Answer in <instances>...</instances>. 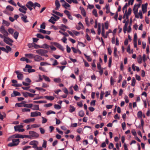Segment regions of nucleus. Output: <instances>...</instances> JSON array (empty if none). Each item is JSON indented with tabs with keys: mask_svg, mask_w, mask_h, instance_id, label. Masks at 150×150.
I'll use <instances>...</instances> for the list:
<instances>
[{
	"mask_svg": "<svg viewBox=\"0 0 150 150\" xmlns=\"http://www.w3.org/2000/svg\"><path fill=\"white\" fill-rule=\"evenodd\" d=\"M12 142L9 143L8 146H9L12 147L17 146L19 142V139H12Z\"/></svg>",
	"mask_w": 150,
	"mask_h": 150,
	"instance_id": "f257e3e1",
	"label": "nucleus"
},
{
	"mask_svg": "<svg viewBox=\"0 0 150 150\" xmlns=\"http://www.w3.org/2000/svg\"><path fill=\"white\" fill-rule=\"evenodd\" d=\"M4 41L6 44L10 45L12 46L13 45L12 43L13 42V41L7 36L4 39Z\"/></svg>",
	"mask_w": 150,
	"mask_h": 150,
	"instance_id": "f03ea898",
	"label": "nucleus"
},
{
	"mask_svg": "<svg viewBox=\"0 0 150 150\" xmlns=\"http://www.w3.org/2000/svg\"><path fill=\"white\" fill-rule=\"evenodd\" d=\"M36 53L38 54H40L41 56H42L44 55V54L47 53L48 51L45 50L43 49H38L36 50Z\"/></svg>",
	"mask_w": 150,
	"mask_h": 150,
	"instance_id": "7ed1b4c3",
	"label": "nucleus"
},
{
	"mask_svg": "<svg viewBox=\"0 0 150 150\" xmlns=\"http://www.w3.org/2000/svg\"><path fill=\"white\" fill-rule=\"evenodd\" d=\"M38 142L36 140H33L31 141L29 143V144L33 146V147L34 149H36L38 146Z\"/></svg>",
	"mask_w": 150,
	"mask_h": 150,
	"instance_id": "20e7f679",
	"label": "nucleus"
},
{
	"mask_svg": "<svg viewBox=\"0 0 150 150\" xmlns=\"http://www.w3.org/2000/svg\"><path fill=\"white\" fill-rule=\"evenodd\" d=\"M136 4H135L133 8V11L134 13L135 17L137 18H139V16L138 14V9L136 7Z\"/></svg>",
	"mask_w": 150,
	"mask_h": 150,
	"instance_id": "39448f33",
	"label": "nucleus"
},
{
	"mask_svg": "<svg viewBox=\"0 0 150 150\" xmlns=\"http://www.w3.org/2000/svg\"><path fill=\"white\" fill-rule=\"evenodd\" d=\"M0 32L5 36H8V32L5 30L3 26H1L0 28Z\"/></svg>",
	"mask_w": 150,
	"mask_h": 150,
	"instance_id": "423d86ee",
	"label": "nucleus"
},
{
	"mask_svg": "<svg viewBox=\"0 0 150 150\" xmlns=\"http://www.w3.org/2000/svg\"><path fill=\"white\" fill-rule=\"evenodd\" d=\"M33 58L34 60L36 62H40L44 60V59L41 56L38 55H34Z\"/></svg>",
	"mask_w": 150,
	"mask_h": 150,
	"instance_id": "0eeeda50",
	"label": "nucleus"
},
{
	"mask_svg": "<svg viewBox=\"0 0 150 150\" xmlns=\"http://www.w3.org/2000/svg\"><path fill=\"white\" fill-rule=\"evenodd\" d=\"M41 115V112L38 111L31 112L30 113L31 117H35L38 116H40Z\"/></svg>",
	"mask_w": 150,
	"mask_h": 150,
	"instance_id": "6e6552de",
	"label": "nucleus"
},
{
	"mask_svg": "<svg viewBox=\"0 0 150 150\" xmlns=\"http://www.w3.org/2000/svg\"><path fill=\"white\" fill-rule=\"evenodd\" d=\"M29 134L31 135V137L38 138L39 136V135L38 133L33 131H29Z\"/></svg>",
	"mask_w": 150,
	"mask_h": 150,
	"instance_id": "1a4fd4ad",
	"label": "nucleus"
},
{
	"mask_svg": "<svg viewBox=\"0 0 150 150\" xmlns=\"http://www.w3.org/2000/svg\"><path fill=\"white\" fill-rule=\"evenodd\" d=\"M35 120L34 118H28L23 120V122L26 124L30 123L31 122H33Z\"/></svg>",
	"mask_w": 150,
	"mask_h": 150,
	"instance_id": "9d476101",
	"label": "nucleus"
},
{
	"mask_svg": "<svg viewBox=\"0 0 150 150\" xmlns=\"http://www.w3.org/2000/svg\"><path fill=\"white\" fill-rule=\"evenodd\" d=\"M15 73L17 74V77L19 80H22L23 78V75L21 73L19 72L18 71H16Z\"/></svg>",
	"mask_w": 150,
	"mask_h": 150,
	"instance_id": "9b49d317",
	"label": "nucleus"
},
{
	"mask_svg": "<svg viewBox=\"0 0 150 150\" xmlns=\"http://www.w3.org/2000/svg\"><path fill=\"white\" fill-rule=\"evenodd\" d=\"M147 3H146L144 4H142V10L143 13H144L147 12Z\"/></svg>",
	"mask_w": 150,
	"mask_h": 150,
	"instance_id": "f8f14e48",
	"label": "nucleus"
},
{
	"mask_svg": "<svg viewBox=\"0 0 150 150\" xmlns=\"http://www.w3.org/2000/svg\"><path fill=\"white\" fill-rule=\"evenodd\" d=\"M55 5L56 6L55 8V10H58L60 6V4L59 1L58 0H56L55 2Z\"/></svg>",
	"mask_w": 150,
	"mask_h": 150,
	"instance_id": "ddd939ff",
	"label": "nucleus"
},
{
	"mask_svg": "<svg viewBox=\"0 0 150 150\" xmlns=\"http://www.w3.org/2000/svg\"><path fill=\"white\" fill-rule=\"evenodd\" d=\"M132 11V9L129 8H128V11L127 13H125L124 16H123V18H124V16L125 15H126V18L127 19H128L129 17V16L130 15Z\"/></svg>",
	"mask_w": 150,
	"mask_h": 150,
	"instance_id": "4468645a",
	"label": "nucleus"
},
{
	"mask_svg": "<svg viewBox=\"0 0 150 150\" xmlns=\"http://www.w3.org/2000/svg\"><path fill=\"white\" fill-rule=\"evenodd\" d=\"M37 46L38 47H39L46 49H48L50 48V46L46 43L43 44L41 47L38 45H37Z\"/></svg>",
	"mask_w": 150,
	"mask_h": 150,
	"instance_id": "2eb2a0df",
	"label": "nucleus"
},
{
	"mask_svg": "<svg viewBox=\"0 0 150 150\" xmlns=\"http://www.w3.org/2000/svg\"><path fill=\"white\" fill-rule=\"evenodd\" d=\"M80 9L81 11V14L83 16H86V12L84 9L82 7H80Z\"/></svg>",
	"mask_w": 150,
	"mask_h": 150,
	"instance_id": "dca6fc26",
	"label": "nucleus"
},
{
	"mask_svg": "<svg viewBox=\"0 0 150 150\" xmlns=\"http://www.w3.org/2000/svg\"><path fill=\"white\" fill-rule=\"evenodd\" d=\"M53 44L56 45L57 47L59 48L61 50H62V51L64 50V48L60 44H58L57 42H54Z\"/></svg>",
	"mask_w": 150,
	"mask_h": 150,
	"instance_id": "f3484780",
	"label": "nucleus"
},
{
	"mask_svg": "<svg viewBox=\"0 0 150 150\" xmlns=\"http://www.w3.org/2000/svg\"><path fill=\"white\" fill-rule=\"evenodd\" d=\"M20 95L21 94L19 92L15 91H13V94H12L11 95V96L12 97L20 96Z\"/></svg>",
	"mask_w": 150,
	"mask_h": 150,
	"instance_id": "a211bd4d",
	"label": "nucleus"
},
{
	"mask_svg": "<svg viewBox=\"0 0 150 150\" xmlns=\"http://www.w3.org/2000/svg\"><path fill=\"white\" fill-rule=\"evenodd\" d=\"M44 98L47 100H52L54 99V97L53 96H47L44 97Z\"/></svg>",
	"mask_w": 150,
	"mask_h": 150,
	"instance_id": "6ab92c4d",
	"label": "nucleus"
},
{
	"mask_svg": "<svg viewBox=\"0 0 150 150\" xmlns=\"http://www.w3.org/2000/svg\"><path fill=\"white\" fill-rule=\"evenodd\" d=\"M33 110H39V108L38 105H33L31 108Z\"/></svg>",
	"mask_w": 150,
	"mask_h": 150,
	"instance_id": "aec40b11",
	"label": "nucleus"
},
{
	"mask_svg": "<svg viewBox=\"0 0 150 150\" xmlns=\"http://www.w3.org/2000/svg\"><path fill=\"white\" fill-rule=\"evenodd\" d=\"M22 16L21 17V19L25 23H27L28 22V21L27 20V16L23 14L22 15Z\"/></svg>",
	"mask_w": 150,
	"mask_h": 150,
	"instance_id": "412c9836",
	"label": "nucleus"
},
{
	"mask_svg": "<svg viewBox=\"0 0 150 150\" xmlns=\"http://www.w3.org/2000/svg\"><path fill=\"white\" fill-rule=\"evenodd\" d=\"M16 126H15L14 127V130L15 131H18L20 132H23L24 131V129L23 128H20L16 127Z\"/></svg>",
	"mask_w": 150,
	"mask_h": 150,
	"instance_id": "4be33fe9",
	"label": "nucleus"
},
{
	"mask_svg": "<svg viewBox=\"0 0 150 150\" xmlns=\"http://www.w3.org/2000/svg\"><path fill=\"white\" fill-rule=\"evenodd\" d=\"M34 55V54H26L25 55V57L30 59L33 58Z\"/></svg>",
	"mask_w": 150,
	"mask_h": 150,
	"instance_id": "5701e85b",
	"label": "nucleus"
},
{
	"mask_svg": "<svg viewBox=\"0 0 150 150\" xmlns=\"http://www.w3.org/2000/svg\"><path fill=\"white\" fill-rule=\"evenodd\" d=\"M79 26L76 28V29L78 30H80L81 29L84 28V26L81 22L80 21L78 23Z\"/></svg>",
	"mask_w": 150,
	"mask_h": 150,
	"instance_id": "b1692460",
	"label": "nucleus"
},
{
	"mask_svg": "<svg viewBox=\"0 0 150 150\" xmlns=\"http://www.w3.org/2000/svg\"><path fill=\"white\" fill-rule=\"evenodd\" d=\"M56 21V19L54 17H52L50 18V19L49 20V21L51 23L53 24L55 23V21Z\"/></svg>",
	"mask_w": 150,
	"mask_h": 150,
	"instance_id": "393cba45",
	"label": "nucleus"
},
{
	"mask_svg": "<svg viewBox=\"0 0 150 150\" xmlns=\"http://www.w3.org/2000/svg\"><path fill=\"white\" fill-rule=\"evenodd\" d=\"M135 67L136 68V69H135V66L134 64H133L132 65V68L133 70V71H135L136 70L137 71H139L140 70L139 68V67L136 66Z\"/></svg>",
	"mask_w": 150,
	"mask_h": 150,
	"instance_id": "a878e982",
	"label": "nucleus"
},
{
	"mask_svg": "<svg viewBox=\"0 0 150 150\" xmlns=\"http://www.w3.org/2000/svg\"><path fill=\"white\" fill-rule=\"evenodd\" d=\"M102 35L105 38H107V36L105 35V29L104 27H103L102 28Z\"/></svg>",
	"mask_w": 150,
	"mask_h": 150,
	"instance_id": "bb28decb",
	"label": "nucleus"
},
{
	"mask_svg": "<svg viewBox=\"0 0 150 150\" xmlns=\"http://www.w3.org/2000/svg\"><path fill=\"white\" fill-rule=\"evenodd\" d=\"M26 7H33L34 6V4L31 1H29L25 5Z\"/></svg>",
	"mask_w": 150,
	"mask_h": 150,
	"instance_id": "cd10ccee",
	"label": "nucleus"
},
{
	"mask_svg": "<svg viewBox=\"0 0 150 150\" xmlns=\"http://www.w3.org/2000/svg\"><path fill=\"white\" fill-rule=\"evenodd\" d=\"M33 106V104L31 103L25 104L23 105V107L27 108H31Z\"/></svg>",
	"mask_w": 150,
	"mask_h": 150,
	"instance_id": "c85d7f7f",
	"label": "nucleus"
},
{
	"mask_svg": "<svg viewBox=\"0 0 150 150\" xmlns=\"http://www.w3.org/2000/svg\"><path fill=\"white\" fill-rule=\"evenodd\" d=\"M69 108V112L71 113L74 112L75 110V108L71 105H70Z\"/></svg>",
	"mask_w": 150,
	"mask_h": 150,
	"instance_id": "c756f323",
	"label": "nucleus"
},
{
	"mask_svg": "<svg viewBox=\"0 0 150 150\" xmlns=\"http://www.w3.org/2000/svg\"><path fill=\"white\" fill-rule=\"evenodd\" d=\"M6 8L7 10L10 11H12L13 10V7L9 5L7 6L6 7Z\"/></svg>",
	"mask_w": 150,
	"mask_h": 150,
	"instance_id": "7c9ffc66",
	"label": "nucleus"
},
{
	"mask_svg": "<svg viewBox=\"0 0 150 150\" xmlns=\"http://www.w3.org/2000/svg\"><path fill=\"white\" fill-rule=\"evenodd\" d=\"M3 24L7 26H8L10 25L9 23L6 20H3Z\"/></svg>",
	"mask_w": 150,
	"mask_h": 150,
	"instance_id": "2f4dec72",
	"label": "nucleus"
},
{
	"mask_svg": "<svg viewBox=\"0 0 150 150\" xmlns=\"http://www.w3.org/2000/svg\"><path fill=\"white\" fill-rule=\"evenodd\" d=\"M137 59L138 62L139 63L141 64L142 63V56L141 55H139L137 57Z\"/></svg>",
	"mask_w": 150,
	"mask_h": 150,
	"instance_id": "473e14b6",
	"label": "nucleus"
},
{
	"mask_svg": "<svg viewBox=\"0 0 150 150\" xmlns=\"http://www.w3.org/2000/svg\"><path fill=\"white\" fill-rule=\"evenodd\" d=\"M42 77H43V78L45 79V81L49 82H50V80L48 77L45 75H43Z\"/></svg>",
	"mask_w": 150,
	"mask_h": 150,
	"instance_id": "72a5a7b5",
	"label": "nucleus"
},
{
	"mask_svg": "<svg viewBox=\"0 0 150 150\" xmlns=\"http://www.w3.org/2000/svg\"><path fill=\"white\" fill-rule=\"evenodd\" d=\"M52 12L57 15L59 16H63V14H62L61 13L59 12L55 11V10H53Z\"/></svg>",
	"mask_w": 150,
	"mask_h": 150,
	"instance_id": "f704fd0d",
	"label": "nucleus"
},
{
	"mask_svg": "<svg viewBox=\"0 0 150 150\" xmlns=\"http://www.w3.org/2000/svg\"><path fill=\"white\" fill-rule=\"evenodd\" d=\"M6 53H8L9 52H10L11 50V48L8 46H6Z\"/></svg>",
	"mask_w": 150,
	"mask_h": 150,
	"instance_id": "c9c22d12",
	"label": "nucleus"
},
{
	"mask_svg": "<svg viewBox=\"0 0 150 150\" xmlns=\"http://www.w3.org/2000/svg\"><path fill=\"white\" fill-rule=\"evenodd\" d=\"M15 138H24V135H20L19 134H17L15 135Z\"/></svg>",
	"mask_w": 150,
	"mask_h": 150,
	"instance_id": "e433bc0d",
	"label": "nucleus"
},
{
	"mask_svg": "<svg viewBox=\"0 0 150 150\" xmlns=\"http://www.w3.org/2000/svg\"><path fill=\"white\" fill-rule=\"evenodd\" d=\"M24 103H26L25 101H23L22 103H16V106L18 107H23V104Z\"/></svg>",
	"mask_w": 150,
	"mask_h": 150,
	"instance_id": "4c0bfd02",
	"label": "nucleus"
},
{
	"mask_svg": "<svg viewBox=\"0 0 150 150\" xmlns=\"http://www.w3.org/2000/svg\"><path fill=\"white\" fill-rule=\"evenodd\" d=\"M62 6L66 8H67V7H69L70 6L69 4L66 2L64 4H63Z\"/></svg>",
	"mask_w": 150,
	"mask_h": 150,
	"instance_id": "58836bf2",
	"label": "nucleus"
},
{
	"mask_svg": "<svg viewBox=\"0 0 150 150\" xmlns=\"http://www.w3.org/2000/svg\"><path fill=\"white\" fill-rule=\"evenodd\" d=\"M128 6V4L127 3H126L122 8V10L123 12L125 11V12L127 11V7Z\"/></svg>",
	"mask_w": 150,
	"mask_h": 150,
	"instance_id": "ea45409f",
	"label": "nucleus"
},
{
	"mask_svg": "<svg viewBox=\"0 0 150 150\" xmlns=\"http://www.w3.org/2000/svg\"><path fill=\"white\" fill-rule=\"evenodd\" d=\"M19 33L17 31L15 32L13 36L14 38L16 39H17L18 38V36Z\"/></svg>",
	"mask_w": 150,
	"mask_h": 150,
	"instance_id": "a19ab883",
	"label": "nucleus"
},
{
	"mask_svg": "<svg viewBox=\"0 0 150 150\" xmlns=\"http://www.w3.org/2000/svg\"><path fill=\"white\" fill-rule=\"evenodd\" d=\"M20 60L23 61H25L27 63L29 62V60L27 58L25 57H23L20 59Z\"/></svg>",
	"mask_w": 150,
	"mask_h": 150,
	"instance_id": "79ce46f5",
	"label": "nucleus"
},
{
	"mask_svg": "<svg viewBox=\"0 0 150 150\" xmlns=\"http://www.w3.org/2000/svg\"><path fill=\"white\" fill-rule=\"evenodd\" d=\"M84 113L83 110H81L79 112V115L81 117H83L84 116Z\"/></svg>",
	"mask_w": 150,
	"mask_h": 150,
	"instance_id": "37998d69",
	"label": "nucleus"
},
{
	"mask_svg": "<svg viewBox=\"0 0 150 150\" xmlns=\"http://www.w3.org/2000/svg\"><path fill=\"white\" fill-rule=\"evenodd\" d=\"M8 2L11 4L14 5L15 6H16V4L15 3L13 0H9L8 1Z\"/></svg>",
	"mask_w": 150,
	"mask_h": 150,
	"instance_id": "c03bdc74",
	"label": "nucleus"
},
{
	"mask_svg": "<svg viewBox=\"0 0 150 150\" xmlns=\"http://www.w3.org/2000/svg\"><path fill=\"white\" fill-rule=\"evenodd\" d=\"M53 80L55 82L57 83H59L61 81V79L59 78H54Z\"/></svg>",
	"mask_w": 150,
	"mask_h": 150,
	"instance_id": "a18cd8bd",
	"label": "nucleus"
},
{
	"mask_svg": "<svg viewBox=\"0 0 150 150\" xmlns=\"http://www.w3.org/2000/svg\"><path fill=\"white\" fill-rule=\"evenodd\" d=\"M84 55L85 56V57L86 58L87 60L89 62H91L92 60V59L89 56H87L86 54H84Z\"/></svg>",
	"mask_w": 150,
	"mask_h": 150,
	"instance_id": "49530a36",
	"label": "nucleus"
},
{
	"mask_svg": "<svg viewBox=\"0 0 150 150\" xmlns=\"http://www.w3.org/2000/svg\"><path fill=\"white\" fill-rule=\"evenodd\" d=\"M138 16H139V17L141 19H142L143 18L141 10L139 11V13H138Z\"/></svg>",
	"mask_w": 150,
	"mask_h": 150,
	"instance_id": "de8ad7c7",
	"label": "nucleus"
},
{
	"mask_svg": "<svg viewBox=\"0 0 150 150\" xmlns=\"http://www.w3.org/2000/svg\"><path fill=\"white\" fill-rule=\"evenodd\" d=\"M54 108L56 109L59 110L61 109V107L59 105L55 104L54 105Z\"/></svg>",
	"mask_w": 150,
	"mask_h": 150,
	"instance_id": "09e8293b",
	"label": "nucleus"
},
{
	"mask_svg": "<svg viewBox=\"0 0 150 150\" xmlns=\"http://www.w3.org/2000/svg\"><path fill=\"white\" fill-rule=\"evenodd\" d=\"M142 59L144 63H145L147 60V58L146 57V55L145 54H144L143 55Z\"/></svg>",
	"mask_w": 150,
	"mask_h": 150,
	"instance_id": "8fccbe9b",
	"label": "nucleus"
},
{
	"mask_svg": "<svg viewBox=\"0 0 150 150\" xmlns=\"http://www.w3.org/2000/svg\"><path fill=\"white\" fill-rule=\"evenodd\" d=\"M92 13L96 17L98 16V14L96 9H94Z\"/></svg>",
	"mask_w": 150,
	"mask_h": 150,
	"instance_id": "3c124183",
	"label": "nucleus"
},
{
	"mask_svg": "<svg viewBox=\"0 0 150 150\" xmlns=\"http://www.w3.org/2000/svg\"><path fill=\"white\" fill-rule=\"evenodd\" d=\"M47 146V141L46 140H44L43 142L42 145V147L45 148Z\"/></svg>",
	"mask_w": 150,
	"mask_h": 150,
	"instance_id": "603ef678",
	"label": "nucleus"
},
{
	"mask_svg": "<svg viewBox=\"0 0 150 150\" xmlns=\"http://www.w3.org/2000/svg\"><path fill=\"white\" fill-rule=\"evenodd\" d=\"M55 114V112H54V111H52V110L48 111L47 112V115H50V114Z\"/></svg>",
	"mask_w": 150,
	"mask_h": 150,
	"instance_id": "864d4df0",
	"label": "nucleus"
},
{
	"mask_svg": "<svg viewBox=\"0 0 150 150\" xmlns=\"http://www.w3.org/2000/svg\"><path fill=\"white\" fill-rule=\"evenodd\" d=\"M9 33L11 34H13L14 32V30L12 28H9L8 30Z\"/></svg>",
	"mask_w": 150,
	"mask_h": 150,
	"instance_id": "5fc2aeb1",
	"label": "nucleus"
},
{
	"mask_svg": "<svg viewBox=\"0 0 150 150\" xmlns=\"http://www.w3.org/2000/svg\"><path fill=\"white\" fill-rule=\"evenodd\" d=\"M41 118L42 119V123L44 124V123H45L47 122V120L46 118L44 117H42Z\"/></svg>",
	"mask_w": 150,
	"mask_h": 150,
	"instance_id": "6e6d98bb",
	"label": "nucleus"
},
{
	"mask_svg": "<svg viewBox=\"0 0 150 150\" xmlns=\"http://www.w3.org/2000/svg\"><path fill=\"white\" fill-rule=\"evenodd\" d=\"M22 110L23 112H29L30 111V109H28V108H24L22 109Z\"/></svg>",
	"mask_w": 150,
	"mask_h": 150,
	"instance_id": "4d7b16f0",
	"label": "nucleus"
},
{
	"mask_svg": "<svg viewBox=\"0 0 150 150\" xmlns=\"http://www.w3.org/2000/svg\"><path fill=\"white\" fill-rule=\"evenodd\" d=\"M136 82V80L134 78H133L132 79V86H135V84Z\"/></svg>",
	"mask_w": 150,
	"mask_h": 150,
	"instance_id": "13d9d810",
	"label": "nucleus"
},
{
	"mask_svg": "<svg viewBox=\"0 0 150 150\" xmlns=\"http://www.w3.org/2000/svg\"><path fill=\"white\" fill-rule=\"evenodd\" d=\"M36 35L38 38L41 39H43L44 38V37L43 35L40 34H38Z\"/></svg>",
	"mask_w": 150,
	"mask_h": 150,
	"instance_id": "bf43d9fd",
	"label": "nucleus"
},
{
	"mask_svg": "<svg viewBox=\"0 0 150 150\" xmlns=\"http://www.w3.org/2000/svg\"><path fill=\"white\" fill-rule=\"evenodd\" d=\"M40 126V125L37 124H34L31 125V127L32 128H35L38 127Z\"/></svg>",
	"mask_w": 150,
	"mask_h": 150,
	"instance_id": "052dcab7",
	"label": "nucleus"
},
{
	"mask_svg": "<svg viewBox=\"0 0 150 150\" xmlns=\"http://www.w3.org/2000/svg\"><path fill=\"white\" fill-rule=\"evenodd\" d=\"M117 49L115 47L114 52V54L115 57H117Z\"/></svg>",
	"mask_w": 150,
	"mask_h": 150,
	"instance_id": "680f3d73",
	"label": "nucleus"
},
{
	"mask_svg": "<svg viewBox=\"0 0 150 150\" xmlns=\"http://www.w3.org/2000/svg\"><path fill=\"white\" fill-rule=\"evenodd\" d=\"M40 64L42 66H45L47 65H50V64H48L47 62H41L40 63Z\"/></svg>",
	"mask_w": 150,
	"mask_h": 150,
	"instance_id": "e2e57ef3",
	"label": "nucleus"
},
{
	"mask_svg": "<svg viewBox=\"0 0 150 150\" xmlns=\"http://www.w3.org/2000/svg\"><path fill=\"white\" fill-rule=\"evenodd\" d=\"M85 21L86 25L89 26V22L88 21V18L87 17H86L85 18Z\"/></svg>",
	"mask_w": 150,
	"mask_h": 150,
	"instance_id": "0e129e2a",
	"label": "nucleus"
},
{
	"mask_svg": "<svg viewBox=\"0 0 150 150\" xmlns=\"http://www.w3.org/2000/svg\"><path fill=\"white\" fill-rule=\"evenodd\" d=\"M27 71L29 73H31V72H35V70L34 69H32L31 68L30 69H28Z\"/></svg>",
	"mask_w": 150,
	"mask_h": 150,
	"instance_id": "69168bd1",
	"label": "nucleus"
},
{
	"mask_svg": "<svg viewBox=\"0 0 150 150\" xmlns=\"http://www.w3.org/2000/svg\"><path fill=\"white\" fill-rule=\"evenodd\" d=\"M40 132L41 134H43L45 132V130L42 127L39 128Z\"/></svg>",
	"mask_w": 150,
	"mask_h": 150,
	"instance_id": "338daca9",
	"label": "nucleus"
},
{
	"mask_svg": "<svg viewBox=\"0 0 150 150\" xmlns=\"http://www.w3.org/2000/svg\"><path fill=\"white\" fill-rule=\"evenodd\" d=\"M134 0H129L128 1V5L129 6L130 4H131V5H132Z\"/></svg>",
	"mask_w": 150,
	"mask_h": 150,
	"instance_id": "774afa93",
	"label": "nucleus"
}]
</instances>
